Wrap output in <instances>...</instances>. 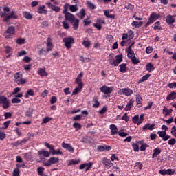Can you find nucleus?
Wrapping results in <instances>:
<instances>
[{
    "instance_id": "1",
    "label": "nucleus",
    "mask_w": 176,
    "mask_h": 176,
    "mask_svg": "<svg viewBox=\"0 0 176 176\" xmlns=\"http://www.w3.org/2000/svg\"><path fill=\"white\" fill-rule=\"evenodd\" d=\"M14 82L19 86H24L27 83V79L23 78V74L16 72L14 75Z\"/></svg>"
},
{
    "instance_id": "2",
    "label": "nucleus",
    "mask_w": 176,
    "mask_h": 176,
    "mask_svg": "<svg viewBox=\"0 0 176 176\" xmlns=\"http://www.w3.org/2000/svg\"><path fill=\"white\" fill-rule=\"evenodd\" d=\"M115 58H109V63L111 65H113V67H118L123 61V55L122 54L117 55Z\"/></svg>"
},
{
    "instance_id": "3",
    "label": "nucleus",
    "mask_w": 176,
    "mask_h": 176,
    "mask_svg": "<svg viewBox=\"0 0 176 176\" xmlns=\"http://www.w3.org/2000/svg\"><path fill=\"white\" fill-rule=\"evenodd\" d=\"M160 17V14L156 12H152L148 18L147 23L145 24V28H148L151 24H153L156 20Z\"/></svg>"
},
{
    "instance_id": "4",
    "label": "nucleus",
    "mask_w": 176,
    "mask_h": 176,
    "mask_svg": "<svg viewBox=\"0 0 176 176\" xmlns=\"http://www.w3.org/2000/svg\"><path fill=\"white\" fill-rule=\"evenodd\" d=\"M100 90L102 93H104V94H108L107 97H111V94L112 93V91H113V90L107 86V85H103L100 88Z\"/></svg>"
},
{
    "instance_id": "5",
    "label": "nucleus",
    "mask_w": 176,
    "mask_h": 176,
    "mask_svg": "<svg viewBox=\"0 0 176 176\" xmlns=\"http://www.w3.org/2000/svg\"><path fill=\"white\" fill-rule=\"evenodd\" d=\"M38 155L40 156V161H38V163H41V162L45 159L43 157H50V153L45 150L38 151ZM42 155L43 157H42Z\"/></svg>"
},
{
    "instance_id": "6",
    "label": "nucleus",
    "mask_w": 176,
    "mask_h": 176,
    "mask_svg": "<svg viewBox=\"0 0 176 176\" xmlns=\"http://www.w3.org/2000/svg\"><path fill=\"white\" fill-rule=\"evenodd\" d=\"M63 41L67 49H71V45L74 42V39L72 37L63 38Z\"/></svg>"
},
{
    "instance_id": "7",
    "label": "nucleus",
    "mask_w": 176,
    "mask_h": 176,
    "mask_svg": "<svg viewBox=\"0 0 176 176\" xmlns=\"http://www.w3.org/2000/svg\"><path fill=\"white\" fill-rule=\"evenodd\" d=\"M82 78H83L82 72L80 73L77 76V78L75 80V83H76V85H78L80 90H82V89L83 87V84L82 83Z\"/></svg>"
},
{
    "instance_id": "8",
    "label": "nucleus",
    "mask_w": 176,
    "mask_h": 176,
    "mask_svg": "<svg viewBox=\"0 0 176 176\" xmlns=\"http://www.w3.org/2000/svg\"><path fill=\"white\" fill-rule=\"evenodd\" d=\"M119 94H123L124 96H126V97H129L133 94V91L132 89L129 88H122L119 91Z\"/></svg>"
},
{
    "instance_id": "9",
    "label": "nucleus",
    "mask_w": 176,
    "mask_h": 176,
    "mask_svg": "<svg viewBox=\"0 0 176 176\" xmlns=\"http://www.w3.org/2000/svg\"><path fill=\"white\" fill-rule=\"evenodd\" d=\"M159 174L161 175H174L175 174V170H173V169H161L159 170Z\"/></svg>"
},
{
    "instance_id": "10",
    "label": "nucleus",
    "mask_w": 176,
    "mask_h": 176,
    "mask_svg": "<svg viewBox=\"0 0 176 176\" xmlns=\"http://www.w3.org/2000/svg\"><path fill=\"white\" fill-rule=\"evenodd\" d=\"M102 162L103 166H104V167H105V168L109 169V168H111V167H112V166H113V163H112L111 162V160H109L107 157H104L102 160Z\"/></svg>"
},
{
    "instance_id": "11",
    "label": "nucleus",
    "mask_w": 176,
    "mask_h": 176,
    "mask_svg": "<svg viewBox=\"0 0 176 176\" xmlns=\"http://www.w3.org/2000/svg\"><path fill=\"white\" fill-rule=\"evenodd\" d=\"M128 58L131 60L132 63L135 65L140 64V59L135 57V54H127Z\"/></svg>"
},
{
    "instance_id": "12",
    "label": "nucleus",
    "mask_w": 176,
    "mask_h": 176,
    "mask_svg": "<svg viewBox=\"0 0 176 176\" xmlns=\"http://www.w3.org/2000/svg\"><path fill=\"white\" fill-rule=\"evenodd\" d=\"M92 166L93 164L91 162L82 164L79 166V170H85V171H89Z\"/></svg>"
},
{
    "instance_id": "13",
    "label": "nucleus",
    "mask_w": 176,
    "mask_h": 176,
    "mask_svg": "<svg viewBox=\"0 0 176 176\" xmlns=\"http://www.w3.org/2000/svg\"><path fill=\"white\" fill-rule=\"evenodd\" d=\"M62 148H63L64 149H67V151H69V152H71V153H74V148L71 146V144L63 142Z\"/></svg>"
},
{
    "instance_id": "14",
    "label": "nucleus",
    "mask_w": 176,
    "mask_h": 176,
    "mask_svg": "<svg viewBox=\"0 0 176 176\" xmlns=\"http://www.w3.org/2000/svg\"><path fill=\"white\" fill-rule=\"evenodd\" d=\"M65 19L67 21H70V23H74V21L75 20V15L71 14V12H68L65 14Z\"/></svg>"
},
{
    "instance_id": "15",
    "label": "nucleus",
    "mask_w": 176,
    "mask_h": 176,
    "mask_svg": "<svg viewBox=\"0 0 176 176\" xmlns=\"http://www.w3.org/2000/svg\"><path fill=\"white\" fill-rule=\"evenodd\" d=\"M45 9H46V6H45V5L39 6L37 12L39 14H47V10Z\"/></svg>"
},
{
    "instance_id": "16",
    "label": "nucleus",
    "mask_w": 176,
    "mask_h": 176,
    "mask_svg": "<svg viewBox=\"0 0 176 176\" xmlns=\"http://www.w3.org/2000/svg\"><path fill=\"white\" fill-rule=\"evenodd\" d=\"M136 102L138 108H141V107H142V97H141L140 94L136 95Z\"/></svg>"
},
{
    "instance_id": "17",
    "label": "nucleus",
    "mask_w": 176,
    "mask_h": 176,
    "mask_svg": "<svg viewBox=\"0 0 176 176\" xmlns=\"http://www.w3.org/2000/svg\"><path fill=\"white\" fill-rule=\"evenodd\" d=\"M111 135L118 134V127L115 124L110 125Z\"/></svg>"
},
{
    "instance_id": "18",
    "label": "nucleus",
    "mask_w": 176,
    "mask_h": 176,
    "mask_svg": "<svg viewBox=\"0 0 176 176\" xmlns=\"http://www.w3.org/2000/svg\"><path fill=\"white\" fill-rule=\"evenodd\" d=\"M160 153H162V149L159 148H156L153 150V153L152 155V159H155V157H157V156H159V155H160Z\"/></svg>"
},
{
    "instance_id": "19",
    "label": "nucleus",
    "mask_w": 176,
    "mask_h": 176,
    "mask_svg": "<svg viewBox=\"0 0 176 176\" xmlns=\"http://www.w3.org/2000/svg\"><path fill=\"white\" fill-rule=\"evenodd\" d=\"M175 98H176V92L175 91L171 92L166 96L167 101H171L173 100H175Z\"/></svg>"
},
{
    "instance_id": "20",
    "label": "nucleus",
    "mask_w": 176,
    "mask_h": 176,
    "mask_svg": "<svg viewBox=\"0 0 176 176\" xmlns=\"http://www.w3.org/2000/svg\"><path fill=\"white\" fill-rule=\"evenodd\" d=\"M30 96H35V92L34 91V90L32 89H28L25 94V98H30Z\"/></svg>"
},
{
    "instance_id": "21",
    "label": "nucleus",
    "mask_w": 176,
    "mask_h": 176,
    "mask_svg": "<svg viewBox=\"0 0 176 176\" xmlns=\"http://www.w3.org/2000/svg\"><path fill=\"white\" fill-rule=\"evenodd\" d=\"M80 163V160H69L67 162V166H75Z\"/></svg>"
},
{
    "instance_id": "22",
    "label": "nucleus",
    "mask_w": 176,
    "mask_h": 176,
    "mask_svg": "<svg viewBox=\"0 0 176 176\" xmlns=\"http://www.w3.org/2000/svg\"><path fill=\"white\" fill-rule=\"evenodd\" d=\"M16 32V29H14V26H9L6 31V34H10L11 35H14Z\"/></svg>"
},
{
    "instance_id": "23",
    "label": "nucleus",
    "mask_w": 176,
    "mask_h": 176,
    "mask_svg": "<svg viewBox=\"0 0 176 176\" xmlns=\"http://www.w3.org/2000/svg\"><path fill=\"white\" fill-rule=\"evenodd\" d=\"M127 63H122L120 65V71L122 73V74H126V72H127Z\"/></svg>"
},
{
    "instance_id": "24",
    "label": "nucleus",
    "mask_w": 176,
    "mask_h": 176,
    "mask_svg": "<svg viewBox=\"0 0 176 176\" xmlns=\"http://www.w3.org/2000/svg\"><path fill=\"white\" fill-rule=\"evenodd\" d=\"M144 25V22L142 21H133L131 23L132 27H135V28H140V27H142V25Z\"/></svg>"
},
{
    "instance_id": "25",
    "label": "nucleus",
    "mask_w": 176,
    "mask_h": 176,
    "mask_svg": "<svg viewBox=\"0 0 176 176\" xmlns=\"http://www.w3.org/2000/svg\"><path fill=\"white\" fill-rule=\"evenodd\" d=\"M155 129V124H146L143 128L142 130H150L152 131Z\"/></svg>"
},
{
    "instance_id": "26",
    "label": "nucleus",
    "mask_w": 176,
    "mask_h": 176,
    "mask_svg": "<svg viewBox=\"0 0 176 176\" xmlns=\"http://www.w3.org/2000/svg\"><path fill=\"white\" fill-rule=\"evenodd\" d=\"M133 104H134V100H130L128 102L127 105L125 107L124 110L130 111L131 109V108H133Z\"/></svg>"
},
{
    "instance_id": "27",
    "label": "nucleus",
    "mask_w": 176,
    "mask_h": 176,
    "mask_svg": "<svg viewBox=\"0 0 176 176\" xmlns=\"http://www.w3.org/2000/svg\"><path fill=\"white\" fill-rule=\"evenodd\" d=\"M166 21L167 24H173V23H175V19L173 17V16L168 15L166 16Z\"/></svg>"
},
{
    "instance_id": "28",
    "label": "nucleus",
    "mask_w": 176,
    "mask_h": 176,
    "mask_svg": "<svg viewBox=\"0 0 176 176\" xmlns=\"http://www.w3.org/2000/svg\"><path fill=\"white\" fill-rule=\"evenodd\" d=\"M149 78H151V74H146V75H144V76H142L141 78V79L139 80L138 83H142V82H145L146 80H148V79H149Z\"/></svg>"
},
{
    "instance_id": "29",
    "label": "nucleus",
    "mask_w": 176,
    "mask_h": 176,
    "mask_svg": "<svg viewBox=\"0 0 176 176\" xmlns=\"http://www.w3.org/2000/svg\"><path fill=\"white\" fill-rule=\"evenodd\" d=\"M50 38H47L46 52H52L53 50V44L50 41Z\"/></svg>"
},
{
    "instance_id": "30",
    "label": "nucleus",
    "mask_w": 176,
    "mask_h": 176,
    "mask_svg": "<svg viewBox=\"0 0 176 176\" xmlns=\"http://www.w3.org/2000/svg\"><path fill=\"white\" fill-rule=\"evenodd\" d=\"M49 160L51 164H56V163H59L60 162V159L56 157H52L49 159Z\"/></svg>"
},
{
    "instance_id": "31",
    "label": "nucleus",
    "mask_w": 176,
    "mask_h": 176,
    "mask_svg": "<svg viewBox=\"0 0 176 176\" xmlns=\"http://www.w3.org/2000/svg\"><path fill=\"white\" fill-rule=\"evenodd\" d=\"M34 114V109L29 108L25 113V115L27 118H31Z\"/></svg>"
},
{
    "instance_id": "32",
    "label": "nucleus",
    "mask_w": 176,
    "mask_h": 176,
    "mask_svg": "<svg viewBox=\"0 0 176 176\" xmlns=\"http://www.w3.org/2000/svg\"><path fill=\"white\" fill-rule=\"evenodd\" d=\"M146 69L148 72H151V71H155V66L151 63H149L146 65Z\"/></svg>"
},
{
    "instance_id": "33",
    "label": "nucleus",
    "mask_w": 176,
    "mask_h": 176,
    "mask_svg": "<svg viewBox=\"0 0 176 176\" xmlns=\"http://www.w3.org/2000/svg\"><path fill=\"white\" fill-rule=\"evenodd\" d=\"M38 74H40L41 76H47L49 74L46 72V69L45 68H40L38 70Z\"/></svg>"
},
{
    "instance_id": "34",
    "label": "nucleus",
    "mask_w": 176,
    "mask_h": 176,
    "mask_svg": "<svg viewBox=\"0 0 176 176\" xmlns=\"http://www.w3.org/2000/svg\"><path fill=\"white\" fill-rule=\"evenodd\" d=\"M1 17H2L3 19H3L4 23H8V21H9V20H10V19H12V18L10 17V15L6 16V14H5V13H3V12L1 14Z\"/></svg>"
},
{
    "instance_id": "35",
    "label": "nucleus",
    "mask_w": 176,
    "mask_h": 176,
    "mask_svg": "<svg viewBox=\"0 0 176 176\" xmlns=\"http://www.w3.org/2000/svg\"><path fill=\"white\" fill-rule=\"evenodd\" d=\"M72 23H73L74 30H78V28H79V19H74V21L72 22Z\"/></svg>"
},
{
    "instance_id": "36",
    "label": "nucleus",
    "mask_w": 176,
    "mask_h": 176,
    "mask_svg": "<svg viewBox=\"0 0 176 176\" xmlns=\"http://www.w3.org/2000/svg\"><path fill=\"white\" fill-rule=\"evenodd\" d=\"M135 43V42H133L131 43V44L127 48V53L128 54H134V51L133 50V49H131V47H133V46H134V44Z\"/></svg>"
},
{
    "instance_id": "37",
    "label": "nucleus",
    "mask_w": 176,
    "mask_h": 176,
    "mask_svg": "<svg viewBox=\"0 0 176 176\" xmlns=\"http://www.w3.org/2000/svg\"><path fill=\"white\" fill-rule=\"evenodd\" d=\"M153 30L156 31V30H163V28L160 26V21H157L154 23Z\"/></svg>"
},
{
    "instance_id": "38",
    "label": "nucleus",
    "mask_w": 176,
    "mask_h": 176,
    "mask_svg": "<svg viewBox=\"0 0 176 176\" xmlns=\"http://www.w3.org/2000/svg\"><path fill=\"white\" fill-rule=\"evenodd\" d=\"M93 102H94L93 104L94 108H98V107H100V102L97 99V97L93 98Z\"/></svg>"
},
{
    "instance_id": "39",
    "label": "nucleus",
    "mask_w": 176,
    "mask_h": 176,
    "mask_svg": "<svg viewBox=\"0 0 176 176\" xmlns=\"http://www.w3.org/2000/svg\"><path fill=\"white\" fill-rule=\"evenodd\" d=\"M23 17H25V19H28V20H31V19H32V14H31V13H30L29 12L25 11L23 13Z\"/></svg>"
},
{
    "instance_id": "40",
    "label": "nucleus",
    "mask_w": 176,
    "mask_h": 176,
    "mask_svg": "<svg viewBox=\"0 0 176 176\" xmlns=\"http://www.w3.org/2000/svg\"><path fill=\"white\" fill-rule=\"evenodd\" d=\"M51 9L52 10H53L54 12H56V13H60V12H61V8H60V7L56 6L55 5L51 6Z\"/></svg>"
},
{
    "instance_id": "41",
    "label": "nucleus",
    "mask_w": 176,
    "mask_h": 176,
    "mask_svg": "<svg viewBox=\"0 0 176 176\" xmlns=\"http://www.w3.org/2000/svg\"><path fill=\"white\" fill-rule=\"evenodd\" d=\"M82 45L86 48V49H90V45L91 43L89 41L84 40L82 43Z\"/></svg>"
},
{
    "instance_id": "42",
    "label": "nucleus",
    "mask_w": 176,
    "mask_h": 176,
    "mask_svg": "<svg viewBox=\"0 0 176 176\" xmlns=\"http://www.w3.org/2000/svg\"><path fill=\"white\" fill-rule=\"evenodd\" d=\"M70 12H78V5H71L69 6Z\"/></svg>"
},
{
    "instance_id": "43",
    "label": "nucleus",
    "mask_w": 176,
    "mask_h": 176,
    "mask_svg": "<svg viewBox=\"0 0 176 176\" xmlns=\"http://www.w3.org/2000/svg\"><path fill=\"white\" fill-rule=\"evenodd\" d=\"M132 147L134 152H138V151H140V145H138V143H133Z\"/></svg>"
},
{
    "instance_id": "44",
    "label": "nucleus",
    "mask_w": 176,
    "mask_h": 176,
    "mask_svg": "<svg viewBox=\"0 0 176 176\" xmlns=\"http://www.w3.org/2000/svg\"><path fill=\"white\" fill-rule=\"evenodd\" d=\"M45 146H46V148H48V149H50L51 153L52 152H54V146L50 145L47 142H45Z\"/></svg>"
},
{
    "instance_id": "45",
    "label": "nucleus",
    "mask_w": 176,
    "mask_h": 176,
    "mask_svg": "<svg viewBox=\"0 0 176 176\" xmlns=\"http://www.w3.org/2000/svg\"><path fill=\"white\" fill-rule=\"evenodd\" d=\"M87 7L89 9H91V10H94V9H96L97 8V6H96V5H94V3H93L90 1L87 2Z\"/></svg>"
},
{
    "instance_id": "46",
    "label": "nucleus",
    "mask_w": 176,
    "mask_h": 176,
    "mask_svg": "<svg viewBox=\"0 0 176 176\" xmlns=\"http://www.w3.org/2000/svg\"><path fill=\"white\" fill-rule=\"evenodd\" d=\"M17 45H24L25 43V39L23 38H17L16 41Z\"/></svg>"
},
{
    "instance_id": "47",
    "label": "nucleus",
    "mask_w": 176,
    "mask_h": 176,
    "mask_svg": "<svg viewBox=\"0 0 176 176\" xmlns=\"http://www.w3.org/2000/svg\"><path fill=\"white\" fill-rule=\"evenodd\" d=\"M73 127L78 131V130H80V129H82V125L78 122H74L73 124Z\"/></svg>"
},
{
    "instance_id": "48",
    "label": "nucleus",
    "mask_w": 176,
    "mask_h": 176,
    "mask_svg": "<svg viewBox=\"0 0 176 176\" xmlns=\"http://www.w3.org/2000/svg\"><path fill=\"white\" fill-rule=\"evenodd\" d=\"M8 101V98L5 96H0V104H5Z\"/></svg>"
},
{
    "instance_id": "49",
    "label": "nucleus",
    "mask_w": 176,
    "mask_h": 176,
    "mask_svg": "<svg viewBox=\"0 0 176 176\" xmlns=\"http://www.w3.org/2000/svg\"><path fill=\"white\" fill-rule=\"evenodd\" d=\"M145 114H141L139 118V121L138 122V126H140L144 120Z\"/></svg>"
},
{
    "instance_id": "50",
    "label": "nucleus",
    "mask_w": 176,
    "mask_h": 176,
    "mask_svg": "<svg viewBox=\"0 0 176 176\" xmlns=\"http://www.w3.org/2000/svg\"><path fill=\"white\" fill-rule=\"evenodd\" d=\"M146 148H149V145H148L146 143L142 144L140 146L141 152H144V151H146Z\"/></svg>"
},
{
    "instance_id": "51",
    "label": "nucleus",
    "mask_w": 176,
    "mask_h": 176,
    "mask_svg": "<svg viewBox=\"0 0 176 176\" xmlns=\"http://www.w3.org/2000/svg\"><path fill=\"white\" fill-rule=\"evenodd\" d=\"M157 134L159 135V137H160V138H164V137H166V134H167V132H166V131H158Z\"/></svg>"
},
{
    "instance_id": "52",
    "label": "nucleus",
    "mask_w": 176,
    "mask_h": 176,
    "mask_svg": "<svg viewBox=\"0 0 176 176\" xmlns=\"http://www.w3.org/2000/svg\"><path fill=\"white\" fill-rule=\"evenodd\" d=\"M140 121V116H135L133 118H132V122L133 123H134L135 124H138V122Z\"/></svg>"
},
{
    "instance_id": "53",
    "label": "nucleus",
    "mask_w": 176,
    "mask_h": 176,
    "mask_svg": "<svg viewBox=\"0 0 176 176\" xmlns=\"http://www.w3.org/2000/svg\"><path fill=\"white\" fill-rule=\"evenodd\" d=\"M43 171H45V168L43 167H38L37 168V173L38 175H43Z\"/></svg>"
},
{
    "instance_id": "54",
    "label": "nucleus",
    "mask_w": 176,
    "mask_h": 176,
    "mask_svg": "<svg viewBox=\"0 0 176 176\" xmlns=\"http://www.w3.org/2000/svg\"><path fill=\"white\" fill-rule=\"evenodd\" d=\"M11 102L12 104H20V102H21V100L17 98H14L12 99Z\"/></svg>"
},
{
    "instance_id": "55",
    "label": "nucleus",
    "mask_w": 176,
    "mask_h": 176,
    "mask_svg": "<svg viewBox=\"0 0 176 176\" xmlns=\"http://www.w3.org/2000/svg\"><path fill=\"white\" fill-rule=\"evenodd\" d=\"M52 155L54 156V155H63V151H60V149L54 150V151L52 152Z\"/></svg>"
},
{
    "instance_id": "56",
    "label": "nucleus",
    "mask_w": 176,
    "mask_h": 176,
    "mask_svg": "<svg viewBox=\"0 0 176 176\" xmlns=\"http://www.w3.org/2000/svg\"><path fill=\"white\" fill-rule=\"evenodd\" d=\"M126 34H128V38L129 39H133V38H134V32H133V30H129Z\"/></svg>"
},
{
    "instance_id": "57",
    "label": "nucleus",
    "mask_w": 176,
    "mask_h": 176,
    "mask_svg": "<svg viewBox=\"0 0 176 176\" xmlns=\"http://www.w3.org/2000/svg\"><path fill=\"white\" fill-rule=\"evenodd\" d=\"M82 117L83 116L82 115H76V116L72 118V120H74V122H77V120H80Z\"/></svg>"
},
{
    "instance_id": "58",
    "label": "nucleus",
    "mask_w": 176,
    "mask_h": 176,
    "mask_svg": "<svg viewBox=\"0 0 176 176\" xmlns=\"http://www.w3.org/2000/svg\"><path fill=\"white\" fill-rule=\"evenodd\" d=\"M69 5H68V3H66V4H65L64 5V6H63V14H66L67 13H69L68 12V8H69Z\"/></svg>"
},
{
    "instance_id": "59",
    "label": "nucleus",
    "mask_w": 176,
    "mask_h": 176,
    "mask_svg": "<svg viewBox=\"0 0 176 176\" xmlns=\"http://www.w3.org/2000/svg\"><path fill=\"white\" fill-rule=\"evenodd\" d=\"M122 120H125V122H129V120H130V117L127 116V113H125L122 117Z\"/></svg>"
},
{
    "instance_id": "60",
    "label": "nucleus",
    "mask_w": 176,
    "mask_h": 176,
    "mask_svg": "<svg viewBox=\"0 0 176 176\" xmlns=\"http://www.w3.org/2000/svg\"><path fill=\"white\" fill-rule=\"evenodd\" d=\"M175 144H176V140L175 138L170 139L168 141V145H175Z\"/></svg>"
},
{
    "instance_id": "61",
    "label": "nucleus",
    "mask_w": 176,
    "mask_h": 176,
    "mask_svg": "<svg viewBox=\"0 0 176 176\" xmlns=\"http://www.w3.org/2000/svg\"><path fill=\"white\" fill-rule=\"evenodd\" d=\"M53 118H50V117H45L43 119V123L46 124V123H49V122H50V120H52Z\"/></svg>"
},
{
    "instance_id": "62",
    "label": "nucleus",
    "mask_w": 176,
    "mask_h": 176,
    "mask_svg": "<svg viewBox=\"0 0 176 176\" xmlns=\"http://www.w3.org/2000/svg\"><path fill=\"white\" fill-rule=\"evenodd\" d=\"M10 16L11 19H17V17H19L14 11H12V12L10 14Z\"/></svg>"
},
{
    "instance_id": "63",
    "label": "nucleus",
    "mask_w": 176,
    "mask_h": 176,
    "mask_svg": "<svg viewBox=\"0 0 176 176\" xmlns=\"http://www.w3.org/2000/svg\"><path fill=\"white\" fill-rule=\"evenodd\" d=\"M12 176H20V170L19 168H15L13 171V175Z\"/></svg>"
},
{
    "instance_id": "64",
    "label": "nucleus",
    "mask_w": 176,
    "mask_h": 176,
    "mask_svg": "<svg viewBox=\"0 0 176 176\" xmlns=\"http://www.w3.org/2000/svg\"><path fill=\"white\" fill-rule=\"evenodd\" d=\"M171 134H172V135H174V137H176V127L175 126L172 127Z\"/></svg>"
}]
</instances>
